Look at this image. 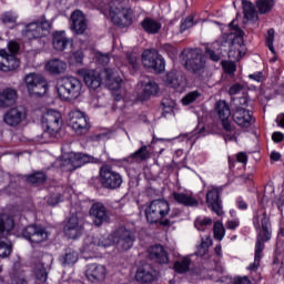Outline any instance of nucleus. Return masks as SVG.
Segmentation results:
<instances>
[{
	"mask_svg": "<svg viewBox=\"0 0 284 284\" xmlns=\"http://www.w3.org/2000/svg\"><path fill=\"white\" fill-rule=\"evenodd\" d=\"M244 18L247 21H258V11H256V6L248 0H242Z\"/></svg>",
	"mask_w": 284,
	"mask_h": 284,
	"instance_id": "7c9ffc66",
	"label": "nucleus"
},
{
	"mask_svg": "<svg viewBox=\"0 0 284 284\" xmlns=\"http://www.w3.org/2000/svg\"><path fill=\"white\" fill-rule=\"evenodd\" d=\"M149 258L161 265H165L170 261L165 247L161 244L153 245L149 248Z\"/></svg>",
	"mask_w": 284,
	"mask_h": 284,
	"instance_id": "a878e982",
	"label": "nucleus"
},
{
	"mask_svg": "<svg viewBox=\"0 0 284 284\" xmlns=\"http://www.w3.org/2000/svg\"><path fill=\"white\" fill-rule=\"evenodd\" d=\"M59 134V131H53L52 129L44 128L43 132L38 135L39 143H52L54 139H57V135Z\"/></svg>",
	"mask_w": 284,
	"mask_h": 284,
	"instance_id": "58836bf2",
	"label": "nucleus"
},
{
	"mask_svg": "<svg viewBox=\"0 0 284 284\" xmlns=\"http://www.w3.org/2000/svg\"><path fill=\"white\" fill-rule=\"evenodd\" d=\"M27 90L31 97H41L48 92V82L39 73H29L24 78Z\"/></svg>",
	"mask_w": 284,
	"mask_h": 284,
	"instance_id": "9b49d317",
	"label": "nucleus"
},
{
	"mask_svg": "<svg viewBox=\"0 0 284 284\" xmlns=\"http://www.w3.org/2000/svg\"><path fill=\"white\" fill-rule=\"evenodd\" d=\"M214 253H215V256L217 257V260H213L214 267H211V270H215V272L223 273V271H224L223 265H221V262L219 261V258H221V256H223L221 244H219L214 247Z\"/></svg>",
	"mask_w": 284,
	"mask_h": 284,
	"instance_id": "79ce46f5",
	"label": "nucleus"
},
{
	"mask_svg": "<svg viewBox=\"0 0 284 284\" xmlns=\"http://www.w3.org/2000/svg\"><path fill=\"white\" fill-rule=\"evenodd\" d=\"M14 216L17 215H0V236H3L6 232H12L14 230Z\"/></svg>",
	"mask_w": 284,
	"mask_h": 284,
	"instance_id": "2f4dec72",
	"label": "nucleus"
},
{
	"mask_svg": "<svg viewBox=\"0 0 284 284\" xmlns=\"http://www.w3.org/2000/svg\"><path fill=\"white\" fill-rule=\"evenodd\" d=\"M253 225L257 231V240L255 244V257L254 262L247 267L251 272H256L261 265V258H263V251L265 250V243L272 239V223L267 211L260 207L253 216Z\"/></svg>",
	"mask_w": 284,
	"mask_h": 284,
	"instance_id": "f257e3e1",
	"label": "nucleus"
},
{
	"mask_svg": "<svg viewBox=\"0 0 284 284\" xmlns=\"http://www.w3.org/2000/svg\"><path fill=\"white\" fill-rule=\"evenodd\" d=\"M242 57H243V51L241 50V45L233 43L229 51V58L234 59L235 61H241Z\"/></svg>",
	"mask_w": 284,
	"mask_h": 284,
	"instance_id": "a18cd8bd",
	"label": "nucleus"
},
{
	"mask_svg": "<svg viewBox=\"0 0 284 284\" xmlns=\"http://www.w3.org/2000/svg\"><path fill=\"white\" fill-rule=\"evenodd\" d=\"M71 30L75 32V34H83L85 30H88V21L85 20V16L80 10H75L71 14Z\"/></svg>",
	"mask_w": 284,
	"mask_h": 284,
	"instance_id": "5701e85b",
	"label": "nucleus"
},
{
	"mask_svg": "<svg viewBox=\"0 0 284 284\" xmlns=\"http://www.w3.org/2000/svg\"><path fill=\"white\" fill-rule=\"evenodd\" d=\"M196 99H201V92L199 91H191L184 98H182L181 103L182 105H190L196 101Z\"/></svg>",
	"mask_w": 284,
	"mask_h": 284,
	"instance_id": "c03bdc74",
	"label": "nucleus"
},
{
	"mask_svg": "<svg viewBox=\"0 0 284 284\" xmlns=\"http://www.w3.org/2000/svg\"><path fill=\"white\" fill-rule=\"evenodd\" d=\"M70 40L65 37V31H57L53 34V48L59 52H63L68 48Z\"/></svg>",
	"mask_w": 284,
	"mask_h": 284,
	"instance_id": "c756f323",
	"label": "nucleus"
},
{
	"mask_svg": "<svg viewBox=\"0 0 284 284\" xmlns=\"http://www.w3.org/2000/svg\"><path fill=\"white\" fill-rule=\"evenodd\" d=\"M26 121V111L20 108H12L3 115V122L11 128L19 125Z\"/></svg>",
	"mask_w": 284,
	"mask_h": 284,
	"instance_id": "412c9836",
	"label": "nucleus"
},
{
	"mask_svg": "<svg viewBox=\"0 0 284 284\" xmlns=\"http://www.w3.org/2000/svg\"><path fill=\"white\" fill-rule=\"evenodd\" d=\"M88 163H101V160L84 153H70L68 159L61 162L60 168L63 172H73Z\"/></svg>",
	"mask_w": 284,
	"mask_h": 284,
	"instance_id": "0eeeda50",
	"label": "nucleus"
},
{
	"mask_svg": "<svg viewBox=\"0 0 284 284\" xmlns=\"http://www.w3.org/2000/svg\"><path fill=\"white\" fill-rule=\"evenodd\" d=\"M20 62L14 54H8L6 50L0 51V70L2 72H12L19 68Z\"/></svg>",
	"mask_w": 284,
	"mask_h": 284,
	"instance_id": "4be33fe9",
	"label": "nucleus"
},
{
	"mask_svg": "<svg viewBox=\"0 0 284 284\" xmlns=\"http://www.w3.org/2000/svg\"><path fill=\"white\" fill-rule=\"evenodd\" d=\"M43 128H48L53 132H60L63 125V119L61 118V112L57 110H49L44 113L42 118Z\"/></svg>",
	"mask_w": 284,
	"mask_h": 284,
	"instance_id": "2eb2a0df",
	"label": "nucleus"
},
{
	"mask_svg": "<svg viewBox=\"0 0 284 284\" xmlns=\"http://www.w3.org/2000/svg\"><path fill=\"white\" fill-rule=\"evenodd\" d=\"M274 6H276L274 0H256L255 2L258 14H268V12H272V8H274Z\"/></svg>",
	"mask_w": 284,
	"mask_h": 284,
	"instance_id": "e433bc0d",
	"label": "nucleus"
},
{
	"mask_svg": "<svg viewBox=\"0 0 284 284\" xmlns=\"http://www.w3.org/2000/svg\"><path fill=\"white\" fill-rule=\"evenodd\" d=\"M78 74L83 78L85 85L91 88V90L101 88L102 81H104L111 90H119V88H121V78H119L114 69H104L101 72L97 70L80 69Z\"/></svg>",
	"mask_w": 284,
	"mask_h": 284,
	"instance_id": "f03ea898",
	"label": "nucleus"
},
{
	"mask_svg": "<svg viewBox=\"0 0 284 284\" xmlns=\"http://www.w3.org/2000/svg\"><path fill=\"white\" fill-rule=\"evenodd\" d=\"M192 26H194V17L189 16L186 19L182 20L180 32H185V30H189V28H192Z\"/></svg>",
	"mask_w": 284,
	"mask_h": 284,
	"instance_id": "6e6d98bb",
	"label": "nucleus"
},
{
	"mask_svg": "<svg viewBox=\"0 0 284 284\" xmlns=\"http://www.w3.org/2000/svg\"><path fill=\"white\" fill-rule=\"evenodd\" d=\"M111 241L116 245L118 250L126 252L134 245L136 236L131 230L121 226L111 234Z\"/></svg>",
	"mask_w": 284,
	"mask_h": 284,
	"instance_id": "9d476101",
	"label": "nucleus"
},
{
	"mask_svg": "<svg viewBox=\"0 0 284 284\" xmlns=\"http://www.w3.org/2000/svg\"><path fill=\"white\" fill-rule=\"evenodd\" d=\"M223 69L226 74L233 77V74L236 72V64H234V62H226L223 64Z\"/></svg>",
	"mask_w": 284,
	"mask_h": 284,
	"instance_id": "13d9d810",
	"label": "nucleus"
},
{
	"mask_svg": "<svg viewBox=\"0 0 284 284\" xmlns=\"http://www.w3.org/2000/svg\"><path fill=\"white\" fill-rule=\"evenodd\" d=\"M191 263H192V260H190V257H183L179 263V274H183L184 272H187L190 270Z\"/></svg>",
	"mask_w": 284,
	"mask_h": 284,
	"instance_id": "5fc2aeb1",
	"label": "nucleus"
},
{
	"mask_svg": "<svg viewBox=\"0 0 284 284\" xmlns=\"http://www.w3.org/2000/svg\"><path fill=\"white\" fill-rule=\"evenodd\" d=\"M112 245V241L110 239L100 235V236H88L84 240L82 252H97L98 247H110Z\"/></svg>",
	"mask_w": 284,
	"mask_h": 284,
	"instance_id": "a211bd4d",
	"label": "nucleus"
},
{
	"mask_svg": "<svg viewBox=\"0 0 284 284\" xmlns=\"http://www.w3.org/2000/svg\"><path fill=\"white\" fill-rule=\"evenodd\" d=\"M159 278V272L150 264L141 265L135 273L138 283H152Z\"/></svg>",
	"mask_w": 284,
	"mask_h": 284,
	"instance_id": "6ab92c4d",
	"label": "nucleus"
},
{
	"mask_svg": "<svg viewBox=\"0 0 284 284\" xmlns=\"http://www.w3.org/2000/svg\"><path fill=\"white\" fill-rule=\"evenodd\" d=\"M123 10H132L130 7H128V0H112L110 2L111 14L123 12Z\"/></svg>",
	"mask_w": 284,
	"mask_h": 284,
	"instance_id": "4c0bfd02",
	"label": "nucleus"
},
{
	"mask_svg": "<svg viewBox=\"0 0 284 284\" xmlns=\"http://www.w3.org/2000/svg\"><path fill=\"white\" fill-rule=\"evenodd\" d=\"M196 230L204 232L207 225H212V219L210 217H197L194 223Z\"/></svg>",
	"mask_w": 284,
	"mask_h": 284,
	"instance_id": "49530a36",
	"label": "nucleus"
},
{
	"mask_svg": "<svg viewBox=\"0 0 284 284\" xmlns=\"http://www.w3.org/2000/svg\"><path fill=\"white\" fill-rule=\"evenodd\" d=\"M142 95L140 97L141 101H148L150 97H156L159 94V84L150 79V78H144L142 80Z\"/></svg>",
	"mask_w": 284,
	"mask_h": 284,
	"instance_id": "393cba45",
	"label": "nucleus"
},
{
	"mask_svg": "<svg viewBox=\"0 0 284 284\" xmlns=\"http://www.w3.org/2000/svg\"><path fill=\"white\" fill-rule=\"evenodd\" d=\"M284 139V134L282 132L275 131L272 134V141H274V143H281Z\"/></svg>",
	"mask_w": 284,
	"mask_h": 284,
	"instance_id": "774afa93",
	"label": "nucleus"
},
{
	"mask_svg": "<svg viewBox=\"0 0 284 284\" xmlns=\"http://www.w3.org/2000/svg\"><path fill=\"white\" fill-rule=\"evenodd\" d=\"M205 52L211 61H214L215 63H219V61H221V51L206 47Z\"/></svg>",
	"mask_w": 284,
	"mask_h": 284,
	"instance_id": "864d4df0",
	"label": "nucleus"
},
{
	"mask_svg": "<svg viewBox=\"0 0 284 284\" xmlns=\"http://www.w3.org/2000/svg\"><path fill=\"white\" fill-rule=\"evenodd\" d=\"M12 253V244L7 242H0V257L7 258Z\"/></svg>",
	"mask_w": 284,
	"mask_h": 284,
	"instance_id": "8fccbe9b",
	"label": "nucleus"
},
{
	"mask_svg": "<svg viewBox=\"0 0 284 284\" xmlns=\"http://www.w3.org/2000/svg\"><path fill=\"white\" fill-rule=\"evenodd\" d=\"M99 180L104 190H119L123 185V176L121 173L113 171L110 165L100 168Z\"/></svg>",
	"mask_w": 284,
	"mask_h": 284,
	"instance_id": "6e6552de",
	"label": "nucleus"
},
{
	"mask_svg": "<svg viewBox=\"0 0 284 284\" xmlns=\"http://www.w3.org/2000/svg\"><path fill=\"white\" fill-rule=\"evenodd\" d=\"M213 234L216 241H223V239L225 237V226H223V223L219 221L214 223Z\"/></svg>",
	"mask_w": 284,
	"mask_h": 284,
	"instance_id": "37998d69",
	"label": "nucleus"
},
{
	"mask_svg": "<svg viewBox=\"0 0 284 284\" xmlns=\"http://www.w3.org/2000/svg\"><path fill=\"white\" fill-rule=\"evenodd\" d=\"M126 59L130 65L133 68V70H139V58L136 57V54L131 53L126 55Z\"/></svg>",
	"mask_w": 284,
	"mask_h": 284,
	"instance_id": "bf43d9fd",
	"label": "nucleus"
},
{
	"mask_svg": "<svg viewBox=\"0 0 284 284\" xmlns=\"http://www.w3.org/2000/svg\"><path fill=\"white\" fill-rule=\"evenodd\" d=\"M231 284H252L247 276L244 277H234Z\"/></svg>",
	"mask_w": 284,
	"mask_h": 284,
	"instance_id": "69168bd1",
	"label": "nucleus"
},
{
	"mask_svg": "<svg viewBox=\"0 0 284 284\" xmlns=\"http://www.w3.org/2000/svg\"><path fill=\"white\" fill-rule=\"evenodd\" d=\"M63 201V197L60 194H53L48 199L49 205H58V203H61Z\"/></svg>",
	"mask_w": 284,
	"mask_h": 284,
	"instance_id": "680f3d73",
	"label": "nucleus"
},
{
	"mask_svg": "<svg viewBox=\"0 0 284 284\" xmlns=\"http://www.w3.org/2000/svg\"><path fill=\"white\" fill-rule=\"evenodd\" d=\"M64 234L68 239H79L83 234V224L77 215H72L64 225Z\"/></svg>",
	"mask_w": 284,
	"mask_h": 284,
	"instance_id": "aec40b11",
	"label": "nucleus"
},
{
	"mask_svg": "<svg viewBox=\"0 0 284 284\" xmlns=\"http://www.w3.org/2000/svg\"><path fill=\"white\" fill-rule=\"evenodd\" d=\"M45 70L51 74H63L68 70V64L60 59H52L45 64Z\"/></svg>",
	"mask_w": 284,
	"mask_h": 284,
	"instance_id": "cd10ccee",
	"label": "nucleus"
},
{
	"mask_svg": "<svg viewBox=\"0 0 284 284\" xmlns=\"http://www.w3.org/2000/svg\"><path fill=\"white\" fill-rule=\"evenodd\" d=\"M142 64L146 70H152L155 74L165 72V59L154 50H144L142 53Z\"/></svg>",
	"mask_w": 284,
	"mask_h": 284,
	"instance_id": "1a4fd4ad",
	"label": "nucleus"
},
{
	"mask_svg": "<svg viewBox=\"0 0 284 284\" xmlns=\"http://www.w3.org/2000/svg\"><path fill=\"white\" fill-rule=\"evenodd\" d=\"M233 121L240 128H250V125H252V114L250 110L239 106L233 113Z\"/></svg>",
	"mask_w": 284,
	"mask_h": 284,
	"instance_id": "bb28decb",
	"label": "nucleus"
},
{
	"mask_svg": "<svg viewBox=\"0 0 284 284\" xmlns=\"http://www.w3.org/2000/svg\"><path fill=\"white\" fill-rule=\"evenodd\" d=\"M17 101V91L13 89H6L0 92V108H10Z\"/></svg>",
	"mask_w": 284,
	"mask_h": 284,
	"instance_id": "c85d7f7f",
	"label": "nucleus"
},
{
	"mask_svg": "<svg viewBox=\"0 0 284 284\" xmlns=\"http://www.w3.org/2000/svg\"><path fill=\"white\" fill-rule=\"evenodd\" d=\"M84 276L89 283L101 284L108 276V268L105 265L91 263L85 265Z\"/></svg>",
	"mask_w": 284,
	"mask_h": 284,
	"instance_id": "ddd939ff",
	"label": "nucleus"
},
{
	"mask_svg": "<svg viewBox=\"0 0 284 284\" xmlns=\"http://www.w3.org/2000/svg\"><path fill=\"white\" fill-rule=\"evenodd\" d=\"M8 49L11 52V54H17V52H19L20 50L19 42H14V41L9 42Z\"/></svg>",
	"mask_w": 284,
	"mask_h": 284,
	"instance_id": "0e129e2a",
	"label": "nucleus"
},
{
	"mask_svg": "<svg viewBox=\"0 0 284 284\" xmlns=\"http://www.w3.org/2000/svg\"><path fill=\"white\" fill-rule=\"evenodd\" d=\"M79 261V253L74 251H67L64 255L60 257V262L63 265H74Z\"/></svg>",
	"mask_w": 284,
	"mask_h": 284,
	"instance_id": "ea45409f",
	"label": "nucleus"
},
{
	"mask_svg": "<svg viewBox=\"0 0 284 284\" xmlns=\"http://www.w3.org/2000/svg\"><path fill=\"white\" fill-rule=\"evenodd\" d=\"M215 111L220 120L230 119L232 114V111L230 110V105H227V102L223 100H220L216 103Z\"/></svg>",
	"mask_w": 284,
	"mask_h": 284,
	"instance_id": "c9c22d12",
	"label": "nucleus"
},
{
	"mask_svg": "<svg viewBox=\"0 0 284 284\" xmlns=\"http://www.w3.org/2000/svg\"><path fill=\"white\" fill-rule=\"evenodd\" d=\"M162 81L166 88H179V71L176 69L171 70L162 78Z\"/></svg>",
	"mask_w": 284,
	"mask_h": 284,
	"instance_id": "f704fd0d",
	"label": "nucleus"
},
{
	"mask_svg": "<svg viewBox=\"0 0 284 284\" xmlns=\"http://www.w3.org/2000/svg\"><path fill=\"white\" fill-rule=\"evenodd\" d=\"M22 236L30 243H43L48 241V232L45 229L37 225H29L22 231Z\"/></svg>",
	"mask_w": 284,
	"mask_h": 284,
	"instance_id": "dca6fc26",
	"label": "nucleus"
},
{
	"mask_svg": "<svg viewBox=\"0 0 284 284\" xmlns=\"http://www.w3.org/2000/svg\"><path fill=\"white\" fill-rule=\"evenodd\" d=\"M50 30H52V22H50L45 16H42L40 19L24 26L22 37L28 39V41L43 39V37L50 34Z\"/></svg>",
	"mask_w": 284,
	"mask_h": 284,
	"instance_id": "20e7f679",
	"label": "nucleus"
},
{
	"mask_svg": "<svg viewBox=\"0 0 284 284\" xmlns=\"http://www.w3.org/2000/svg\"><path fill=\"white\" fill-rule=\"evenodd\" d=\"M179 203L186 207H199V200L190 191L179 194Z\"/></svg>",
	"mask_w": 284,
	"mask_h": 284,
	"instance_id": "473e14b6",
	"label": "nucleus"
},
{
	"mask_svg": "<svg viewBox=\"0 0 284 284\" xmlns=\"http://www.w3.org/2000/svg\"><path fill=\"white\" fill-rule=\"evenodd\" d=\"M83 83L74 77L60 78L55 84L57 94L62 101H72L81 97Z\"/></svg>",
	"mask_w": 284,
	"mask_h": 284,
	"instance_id": "7ed1b4c3",
	"label": "nucleus"
},
{
	"mask_svg": "<svg viewBox=\"0 0 284 284\" xmlns=\"http://www.w3.org/2000/svg\"><path fill=\"white\" fill-rule=\"evenodd\" d=\"M97 59L101 65H108L110 63V54L98 53Z\"/></svg>",
	"mask_w": 284,
	"mask_h": 284,
	"instance_id": "052dcab7",
	"label": "nucleus"
},
{
	"mask_svg": "<svg viewBox=\"0 0 284 284\" xmlns=\"http://www.w3.org/2000/svg\"><path fill=\"white\" fill-rule=\"evenodd\" d=\"M241 225V222L239 220H230L226 222L227 230H236Z\"/></svg>",
	"mask_w": 284,
	"mask_h": 284,
	"instance_id": "338daca9",
	"label": "nucleus"
},
{
	"mask_svg": "<svg viewBox=\"0 0 284 284\" xmlns=\"http://www.w3.org/2000/svg\"><path fill=\"white\" fill-rule=\"evenodd\" d=\"M141 26L143 30L148 32V34H158L159 30H161V22L151 18H145L141 22Z\"/></svg>",
	"mask_w": 284,
	"mask_h": 284,
	"instance_id": "72a5a7b5",
	"label": "nucleus"
},
{
	"mask_svg": "<svg viewBox=\"0 0 284 284\" xmlns=\"http://www.w3.org/2000/svg\"><path fill=\"white\" fill-rule=\"evenodd\" d=\"M89 214L93 225H97V227H101L103 223H110V212L101 202L93 203L89 210Z\"/></svg>",
	"mask_w": 284,
	"mask_h": 284,
	"instance_id": "4468645a",
	"label": "nucleus"
},
{
	"mask_svg": "<svg viewBox=\"0 0 284 284\" xmlns=\"http://www.w3.org/2000/svg\"><path fill=\"white\" fill-rule=\"evenodd\" d=\"M240 92H243V85L242 84H233L229 90V93L231 94V97L240 94Z\"/></svg>",
	"mask_w": 284,
	"mask_h": 284,
	"instance_id": "e2e57ef3",
	"label": "nucleus"
},
{
	"mask_svg": "<svg viewBox=\"0 0 284 284\" xmlns=\"http://www.w3.org/2000/svg\"><path fill=\"white\" fill-rule=\"evenodd\" d=\"M17 19H19L17 13H12L10 11L2 14V23H17Z\"/></svg>",
	"mask_w": 284,
	"mask_h": 284,
	"instance_id": "4d7b16f0",
	"label": "nucleus"
},
{
	"mask_svg": "<svg viewBox=\"0 0 284 284\" xmlns=\"http://www.w3.org/2000/svg\"><path fill=\"white\" fill-rule=\"evenodd\" d=\"M210 245H212V240H202L200 246L197 247L199 256H205L207 254V250H210Z\"/></svg>",
	"mask_w": 284,
	"mask_h": 284,
	"instance_id": "3c124183",
	"label": "nucleus"
},
{
	"mask_svg": "<svg viewBox=\"0 0 284 284\" xmlns=\"http://www.w3.org/2000/svg\"><path fill=\"white\" fill-rule=\"evenodd\" d=\"M221 187L212 189L206 193V203L207 206L214 212L217 216H223V204L221 202Z\"/></svg>",
	"mask_w": 284,
	"mask_h": 284,
	"instance_id": "f3484780",
	"label": "nucleus"
},
{
	"mask_svg": "<svg viewBox=\"0 0 284 284\" xmlns=\"http://www.w3.org/2000/svg\"><path fill=\"white\" fill-rule=\"evenodd\" d=\"M133 159H140V161H145V159H150V152L148 151V146L143 145L138 151L132 154Z\"/></svg>",
	"mask_w": 284,
	"mask_h": 284,
	"instance_id": "09e8293b",
	"label": "nucleus"
},
{
	"mask_svg": "<svg viewBox=\"0 0 284 284\" xmlns=\"http://www.w3.org/2000/svg\"><path fill=\"white\" fill-rule=\"evenodd\" d=\"M180 59L182 61V65H184L185 70H189V72H201V70L205 68L203 51L200 48L184 49L180 54Z\"/></svg>",
	"mask_w": 284,
	"mask_h": 284,
	"instance_id": "39448f33",
	"label": "nucleus"
},
{
	"mask_svg": "<svg viewBox=\"0 0 284 284\" xmlns=\"http://www.w3.org/2000/svg\"><path fill=\"white\" fill-rule=\"evenodd\" d=\"M170 214V203L165 200H153L145 209V217L151 225L163 221Z\"/></svg>",
	"mask_w": 284,
	"mask_h": 284,
	"instance_id": "423d86ee",
	"label": "nucleus"
},
{
	"mask_svg": "<svg viewBox=\"0 0 284 284\" xmlns=\"http://www.w3.org/2000/svg\"><path fill=\"white\" fill-rule=\"evenodd\" d=\"M48 179V175L43 172H36L31 175H28L27 182L31 183V185H42V183H45Z\"/></svg>",
	"mask_w": 284,
	"mask_h": 284,
	"instance_id": "a19ab883",
	"label": "nucleus"
},
{
	"mask_svg": "<svg viewBox=\"0 0 284 284\" xmlns=\"http://www.w3.org/2000/svg\"><path fill=\"white\" fill-rule=\"evenodd\" d=\"M69 125L80 136L90 132V120L81 110H73L69 113Z\"/></svg>",
	"mask_w": 284,
	"mask_h": 284,
	"instance_id": "f8f14e48",
	"label": "nucleus"
},
{
	"mask_svg": "<svg viewBox=\"0 0 284 284\" xmlns=\"http://www.w3.org/2000/svg\"><path fill=\"white\" fill-rule=\"evenodd\" d=\"M266 45L268 47V50L273 54H276V50L274 49V29H268L267 30Z\"/></svg>",
	"mask_w": 284,
	"mask_h": 284,
	"instance_id": "603ef678",
	"label": "nucleus"
},
{
	"mask_svg": "<svg viewBox=\"0 0 284 284\" xmlns=\"http://www.w3.org/2000/svg\"><path fill=\"white\" fill-rule=\"evenodd\" d=\"M132 14L134 11L131 10H123L119 13H111V21L114 26L119 28H128L132 26Z\"/></svg>",
	"mask_w": 284,
	"mask_h": 284,
	"instance_id": "b1692460",
	"label": "nucleus"
},
{
	"mask_svg": "<svg viewBox=\"0 0 284 284\" xmlns=\"http://www.w3.org/2000/svg\"><path fill=\"white\" fill-rule=\"evenodd\" d=\"M34 272L38 281H41V283H45V281H48V270H45L43 264H38Z\"/></svg>",
	"mask_w": 284,
	"mask_h": 284,
	"instance_id": "de8ad7c7",
	"label": "nucleus"
}]
</instances>
